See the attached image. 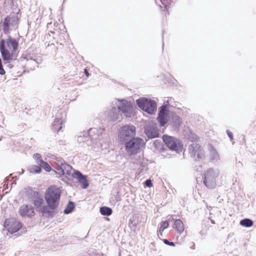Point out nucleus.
Returning <instances> with one entry per match:
<instances>
[{"label":"nucleus","mask_w":256,"mask_h":256,"mask_svg":"<svg viewBox=\"0 0 256 256\" xmlns=\"http://www.w3.org/2000/svg\"><path fill=\"white\" fill-rule=\"evenodd\" d=\"M5 74V71L3 68L2 62L1 60L0 59V74L4 75Z\"/></svg>","instance_id":"e433bc0d"},{"label":"nucleus","mask_w":256,"mask_h":256,"mask_svg":"<svg viewBox=\"0 0 256 256\" xmlns=\"http://www.w3.org/2000/svg\"><path fill=\"white\" fill-rule=\"evenodd\" d=\"M192 136L188 138L192 141L194 142L197 140L198 137L194 134H192Z\"/></svg>","instance_id":"4c0bfd02"},{"label":"nucleus","mask_w":256,"mask_h":256,"mask_svg":"<svg viewBox=\"0 0 256 256\" xmlns=\"http://www.w3.org/2000/svg\"><path fill=\"white\" fill-rule=\"evenodd\" d=\"M33 158L35 160L36 163L39 166L42 164L41 161H44L42 159V156L38 153L34 154L33 155Z\"/></svg>","instance_id":"c85d7f7f"},{"label":"nucleus","mask_w":256,"mask_h":256,"mask_svg":"<svg viewBox=\"0 0 256 256\" xmlns=\"http://www.w3.org/2000/svg\"><path fill=\"white\" fill-rule=\"evenodd\" d=\"M169 114L170 113H158V116L157 119L161 126H164L168 121V118L170 117V116L168 114Z\"/></svg>","instance_id":"f3484780"},{"label":"nucleus","mask_w":256,"mask_h":256,"mask_svg":"<svg viewBox=\"0 0 256 256\" xmlns=\"http://www.w3.org/2000/svg\"><path fill=\"white\" fill-rule=\"evenodd\" d=\"M210 157L212 160L218 161L220 160V156L218 152L212 146H210L209 148Z\"/></svg>","instance_id":"6ab92c4d"},{"label":"nucleus","mask_w":256,"mask_h":256,"mask_svg":"<svg viewBox=\"0 0 256 256\" xmlns=\"http://www.w3.org/2000/svg\"><path fill=\"white\" fill-rule=\"evenodd\" d=\"M102 144L100 142H98V144H94V142H92V147L94 150H98V149L102 148Z\"/></svg>","instance_id":"72a5a7b5"},{"label":"nucleus","mask_w":256,"mask_h":256,"mask_svg":"<svg viewBox=\"0 0 256 256\" xmlns=\"http://www.w3.org/2000/svg\"><path fill=\"white\" fill-rule=\"evenodd\" d=\"M4 227L9 233L13 234L18 232L21 228L22 224L16 218H12L6 220Z\"/></svg>","instance_id":"9d476101"},{"label":"nucleus","mask_w":256,"mask_h":256,"mask_svg":"<svg viewBox=\"0 0 256 256\" xmlns=\"http://www.w3.org/2000/svg\"><path fill=\"white\" fill-rule=\"evenodd\" d=\"M112 116H111L112 120L114 122L120 120L122 118L121 113H112Z\"/></svg>","instance_id":"7c9ffc66"},{"label":"nucleus","mask_w":256,"mask_h":256,"mask_svg":"<svg viewBox=\"0 0 256 256\" xmlns=\"http://www.w3.org/2000/svg\"><path fill=\"white\" fill-rule=\"evenodd\" d=\"M7 45L10 48L12 49V52H15L16 50L18 49V44L15 39L9 40L8 41Z\"/></svg>","instance_id":"5701e85b"},{"label":"nucleus","mask_w":256,"mask_h":256,"mask_svg":"<svg viewBox=\"0 0 256 256\" xmlns=\"http://www.w3.org/2000/svg\"><path fill=\"white\" fill-rule=\"evenodd\" d=\"M162 139L170 150L176 151L177 153L182 152V145L177 138L164 134L162 136Z\"/></svg>","instance_id":"0eeeda50"},{"label":"nucleus","mask_w":256,"mask_h":256,"mask_svg":"<svg viewBox=\"0 0 256 256\" xmlns=\"http://www.w3.org/2000/svg\"><path fill=\"white\" fill-rule=\"evenodd\" d=\"M56 165L57 172L60 175H66L74 177V172L76 171L73 170L70 165L65 163L62 159L56 160Z\"/></svg>","instance_id":"6e6552de"},{"label":"nucleus","mask_w":256,"mask_h":256,"mask_svg":"<svg viewBox=\"0 0 256 256\" xmlns=\"http://www.w3.org/2000/svg\"><path fill=\"white\" fill-rule=\"evenodd\" d=\"M98 128H92L88 130V134L90 136H92L93 134H96V132H98Z\"/></svg>","instance_id":"f704fd0d"},{"label":"nucleus","mask_w":256,"mask_h":256,"mask_svg":"<svg viewBox=\"0 0 256 256\" xmlns=\"http://www.w3.org/2000/svg\"><path fill=\"white\" fill-rule=\"evenodd\" d=\"M12 18L10 16H6L3 24V30L4 34H8L10 31V28L12 26Z\"/></svg>","instance_id":"412c9836"},{"label":"nucleus","mask_w":256,"mask_h":256,"mask_svg":"<svg viewBox=\"0 0 256 256\" xmlns=\"http://www.w3.org/2000/svg\"><path fill=\"white\" fill-rule=\"evenodd\" d=\"M24 172V170H22V174H23Z\"/></svg>","instance_id":"09e8293b"},{"label":"nucleus","mask_w":256,"mask_h":256,"mask_svg":"<svg viewBox=\"0 0 256 256\" xmlns=\"http://www.w3.org/2000/svg\"><path fill=\"white\" fill-rule=\"evenodd\" d=\"M112 112H132L134 104L132 101H128L125 99H114L111 104Z\"/></svg>","instance_id":"f03ea898"},{"label":"nucleus","mask_w":256,"mask_h":256,"mask_svg":"<svg viewBox=\"0 0 256 256\" xmlns=\"http://www.w3.org/2000/svg\"><path fill=\"white\" fill-rule=\"evenodd\" d=\"M169 226L168 222V221H164L162 222L161 226L160 227V232H163V231L168 228Z\"/></svg>","instance_id":"2f4dec72"},{"label":"nucleus","mask_w":256,"mask_h":256,"mask_svg":"<svg viewBox=\"0 0 256 256\" xmlns=\"http://www.w3.org/2000/svg\"><path fill=\"white\" fill-rule=\"evenodd\" d=\"M172 114L170 115V118L172 119V122L173 126L176 128H178L180 126L181 124V120L179 116L174 114V113H170Z\"/></svg>","instance_id":"4be33fe9"},{"label":"nucleus","mask_w":256,"mask_h":256,"mask_svg":"<svg viewBox=\"0 0 256 256\" xmlns=\"http://www.w3.org/2000/svg\"><path fill=\"white\" fill-rule=\"evenodd\" d=\"M126 150L130 155L136 154L140 152L141 148L144 146L143 139L140 138H134L124 144Z\"/></svg>","instance_id":"20e7f679"},{"label":"nucleus","mask_w":256,"mask_h":256,"mask_svg":"<svg viewBox=\"0 0 256 256\" xmlns=\"http://www.w3.org/2000/svg\"><path fill=\"white\" fill-rule=\"evenodd\" d=\"M158 236H162V232H160V231L159 230L158 233Z\"/></svg>","instance_id":"c03bdc74"},{"label":"nucleus","mask_w":256,"mask_h":256,"mask_svg":"<svg viewBox=\"0 0 256 256\" xmlns=\"http://www.w3.org/2000/svg\"><path fill=\"white\" fill-rule=\"evenodd\" d=\"M61 193V189L56 186H51L46 190L44 198L51 209L54 210L58 206Z\"/></svg>","instance_id":"f257e3e1"},{"label":"nucleus","mask_w":256,"mask_h":256,"mask_svg":"<svg viewBox=\"0 0 256 256\" xmlns=\"http://www.w3.org/2000/svg\"><path fill=\"white\" fill-rule=\"evenodd\" d=\"M66 115L62 113H56L52 126L54 130L59 132L62 128L64 122Z\"/></svg>","instance_id":"9b49d317"},{"label":"nucleus","mask_w":256,"mask_h":256,"mask_svg":"<svg viewBox=\"0 0 256 256\" xmlns=\"http://www.w3.org/2000/svg\"><path fill=\"white\" fill-rule=\"evenodd\" d=\"M30 172L32 174H38L41 172L40 166L34 165L29 169Z\"/></svg>","instance_id":"bb28decb"},{"label":"nucleus","mask_w":256,"mask_h":256,"mask_svg":"<svg viewBox=\"0 0 256 256\" xmlns=\"http://www.w3.org/2000/svg\"><path fill=\"white\" fill-rule=\"evenodd\" d=\"M189 152L194 160H203L204 158V152L202 148L198 144H192L189 146Z\"/></svg>","instance_id":"1a4fd4ad"},{"label":"nucleus","mask_w":256,"mask_h":256,"mask_svg":"<svg viewBox=\"0 0 256 256\" xmlns=\"http://www.w3.org/2000/svg\"><path fill=\"white\" fill-rule=\"evenodd\" d=\"M20 214L22 216H32L34 214V208L32 206H22L19 210Z\"/></svg>","instance_id":"ddd939ff"},{"label":"nucleus","mask_w":256,"mask_h":256,"mask_svg":"<svg viewBox=\"0 0 256 256\" xmlns=\"http://www.w3.org/2000/svg\"><path fill=\"white\" fill-rule=\"evenodd\" d=\"M145 134L149 138H153L158 136L159 130L156 124L152 122L145 128Z\"/></svg>","instance_id":"f8f14e48"},{"label":"nucleus","mask_w":256,"mask_h":256,"mask_svg":"<svg viewBox=\"0 0 256 256\" xmlns=\"http://www.w3.org/2000/svg\"><path fill=\"white\" fill-rule=\"evenodd\" d=\"M106 140H109V138H108V136H106Z\"/></svg>","instance_id":"de8ad7c7"},{"label":"nucleus","mask_w":256,"mask_h":256,"mask_svg":"<svg viewBox=\"0 0 256 256\" xmlns=\"http://www.w3.org/2000/svg\"><path fill=\"white\" fill-rule=\"evenodd\" d=\"M100 212L103 216H109L112 214V210L108 207L102 206L100 208Z\"/></svg>","instance_id":"393cba45"},{"label":"nucleus","mask_w":256,"mask_h":256,"mask_svg":"<svg viewBox=\"0 0 256 256\" xmlns=\"http://www.w3.org/2000/svg\"><path fill=\"white\" fill-rule=\"evenodd\" d=\"M52 26H54V30L55 31V32H59L58 29L57 28L58 26V24L57 22H54L52 24Z\"/></svg>","instance_id":"ea45409f"},{"label":"nucleus","mask_w":256,"mask_h":256,"mask_svg":"<svg viewBox=\"0 0 256 256\" xmlns=\"http://www.w3.org/2000/svg\"><path fill=\"white\" fill-rule=\"evenodd\" d=\"M164 242L165 244H167V245H169V246H174V242H168V240H164Z\"/></svg>","instance_id":"a19ab883"},{"label":"nucleus","mask_w":256,"mask_h":256,"mask_svg":"<svg viewBox=\"0 0 256 256\" xmlns=\"http://www.w3.org/2000/svg\"><path fill=\"white\" fill-rule=\"evenodd\" d=\"M41 162L42 164L40 165V168L42 167L46 172H50L51 170V168L47 162L44 161H41Z\"/></svg>","instance_id":"c756f323"},{"label":"nucleus","mask_w":256,"mask_h":256,"mask_svg":"<svg viewBox=\"0 0 256 256\" xmlns=\"http://www.w3.org/2000/svg\"><path fill=\"white\" fill-rule=\"evenodd\" d=\"M74 204L72 202H70L68 204L66 208L64 210V212L66 214H68L70 213L73 209L74 208Z\"/></svg>","instance_id":"cd10ccee"},{"label":"nucleus","mask_w":256,"mask_h":256,"mask_svg":"<svg viewBox=\"0 0 256 256\" xmlns=\"http://www.w3.org/2000/svg\"><path fill=\"white\" fill-rule=\"evenodd\" d=\"M104 131V130L103 128H98V132H96V135L99 136V135L102 134Z\"/></svg>","instance_id":"37998d69"},{"label":"nucleus","mask_w":256,"mask_h":256,"mask_svg":"<svg viewBox=\"0 0 256 256\" xmlns=\"http://www.w3.org/2000/svg\"><path fill=\"white\" fill-rule=\"evenodd\" d=\"M172 101V98H168L166 100L164 101V103L162 106L159 108L158 112H170V108L172 106L170 104V102Z\"/></svg>","instance_id":"dca6fc26"},{"label":"nucleus","mask_w":256,"mask_h":256,"mask_svg":"<svg viewBox=\"0 0 256 256\" xmlns=\"http://www.w3.org/2000/svg\"><path fill=\"white\" fill-rule=\"evenodd\" d=\"M36 198L33 200V204L36 208V210L39 209L44 204L42 198L36 192L34 194Z\"/></svg>","instance_id":"a211bd4d"},{"label":"nucleus","mask_w":256,"mask_h":256,"mask_svg":"<svg viewBox=\"0 0 256 256\" xmlns=\"http://www.w3.org/2000/svg\"><path fill=\"white\" fill-rule=\"evenodd\" d=\"M52 22H48L47 24V28L48 32L51 33H55V31H54L53 30H52Z\"/></svg>","instance_id":"c9c22d12"},{"label":"nucleus","mask_w":256,"mask_h":256,"mask_svg":"<svg viewBox=\"0 0 256 256\" xmlns=\"http://www.w3.org/2000/svg\"><path fill=\"white\" fill-rule=\"evenodd\" d=\"M136 128L132 124H127L121 127L118 133V140L122 144H125L135 137Z\"/></svg>","instance_id":"7ed1b4c3"},{"label":"nucleus","mask_w":256,"mask_h":256,"mask_svg":"<svg viewBox=\"0 0 256 256\" xmlns=\"http://www.w3.org/2000/svg\"><path fill=\"white\" fill-rule=\"evenodd\" d=\"M240 225L244 226L246 228L250 227L253 224V222L248 218L240 220Z\"/></svg>","instance_id":"a878e982"},{"label":"nucleus","mask_w":256,"mask_h":256,"mask_svg":"<svg viewBox=\"0 0 256 256\" xmlns=\"http://www.w3.org/2000/svg\"><path fill=\"white\" fill-rule=\"evenodd\" d=\"M132 113H130V112H128V113H126V116L127 117H130L131 116V114Z\"/></svg>","instance_id":"49530a36"},{"label":"nucleus","mask_w":256,"mask_h":256,"mask_svg":"<svg viewBox=\"0 0 256 256\" xmlns=\"http://www.w3.org/2000/svg\"><path fill=\"white\" fill-rule=\"evenodd\" d=\"M84 73L87 76H89V74L88 73V72L86 70V69H84Z\"/></svg>","instance_id":"a18cd8bd"},{"label":"nucleus","mask_w":256,"mask_h":256,"mask_svg":"<svg viewBox=\"0 0 256 256\" xmlns=\"http://www.w3.org/2000/svg\"><path fill=\"white\" fill-rule=\"evenodd\" d=\"M186 110V111H187V110H186V108H184V110Z\"/></svg>","instance_id":"8fccbe9b"},{"label":"nucleus","mask_w":256,"mask_h":256,"mask_svg":"<svg viewBox=\"0 0 256 256\" xmlns=\"http://www.w3.org/2000/svg\"><path fill=\"white\" fill-rule=\"evenodd\" d=\"M226 133L230 140H232L233 138L232 133L228 130H226Z\"/></svg>","instance_id":"79ce46f5"},{"label":"nucleus","mask_w":256,"mask_h":256,"mask_svg":"<svg viewBox=\"0 0 256 256\" xmlns=\"http://www.w3.org/2000/svg\"><path fill=\"white\" fill-rule=\"evenodd\" d=\"M0 51L4 60H10L12 59V54L5 48L4 40H2L0 42Z\"/></svg>","instance_id":"2eb2a0df"},{"label":"nucleus","mask_w":256,"mask_h":256,"mask_svg":"<svg viewBox=\"0 0 256 256\" xmlns=\"http://www.w3.org/2000/svg\"><path fill=\"white\" fill-rule=\"evenodd\" d=\"M139 108L144 112H156L157 109L156 102L146 97L140 98L136 100Z\"/></svg>","instance_id":"39448f33"},{"label":"nucleus","mask_w":256,"mask_h":256,"mask_svg":"<svg viewBox=\"0 0 256 256\" xmlns=\"http://www.w3.org/2000/svg\"><path fill=\"white\" fill-rule=\"evenodd\" d=\"M174 228L180 234H181L184 230V224L180 219L176 220L174 221Z\"/></svg>","instance_id":"aec40b11"},{"label":"nucleus","mask_w":256,"mask_h":256,"mask_svg":"<svg viewBox=\"0 0 256 256\" xmlns=\"http://www.w3.org/2000/svg\"><path fill=\"white\" fill-rule=\"evenodd\" d=\"M74 178H76L78 179L80 183L81 184V186L82 188H86L88 186V182L86 180V176L82 175L80 172H74Z\"/></svg>","instance_id":"4468645a"},{"label":"nucleus","mask_w":256,"mask_h":256,"mask_svg":"<svg viewBox=\"0 0 256 256\" xmlns=\"http://www.w3.org/2000/svg\"><path fill=\"white\" fill-rule=\"evenodd\" d=\"M219 174L218 169L208 168L204 174V182L208 188H214L216 186V179Z\"/></svg>","instance_id":"423d86ee"},{"label":"nucleus","mask_w":256,"mask_h":256,"mask_svg":"<svg viewBox=\"0 0 256 256\" xmlns=\"http://www.w3.org/2000/svg\"><path fill=\"white\" fill-rule=\"evenodd\" d=\"M50 208L48 204V206H46L44 204L37 210L39 212H40L43 215L44 214H49L50 213Z\"/></svg>","instance_id":"b1692460"},{"label":"nucleus","mask_w":256,"mask_h":256,"mask_svg":"<svg viewBox=\"0 0 256 256\" xmlns=\"http://www.w3.org/2000/svg\"><path fill=\"white\" fill-rule=\"evenodd\" d=\"M145 184H146V186H147L148 187H149V188L152 187V182L151 180H146L145 182Z\"/></svg>","instance_id":"58836bf2"},{"label":"nucleus","mask_w":256,"mask_h":256,"mask_svg":"<svg viewBox=\"0 0 256 256\" xmlns=\"http://www.w3.org/2000/svg\"><path fill=\"white\" fill-rule=\"evenodd\" d=\"M88 139L87 136H79L78 138V142L82 146H84V142Z\"/></svg>","instance_id":"473e14b6"}]
</instances>
